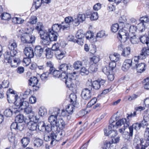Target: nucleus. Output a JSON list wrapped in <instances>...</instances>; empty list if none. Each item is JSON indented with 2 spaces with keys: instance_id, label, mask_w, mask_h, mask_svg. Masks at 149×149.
<instances>
[{
  "instance_id": "nucleus-34",
  "label": "nucleus",
  "mask_w": 149,
  "mask_h": 149,
  "mask_svg": "<svg viewBox=\"0 0 149 149\" xmlns=\"http://www.w3.org/2000/svg\"><path fill=\"white\" fill-rule=\"evenodd\" d=\"M38 114L41 116H43L47 114V110L44 107H40L39 109Z\"/></svg>"
},
{
  "instance_id": "nucleus-44",
  "label": "nucleus",
  "mask_w": 149,
  "mask_h": 149,
  "mask_svg": "<svg viewBox=\"0 0 149 149\" xmlns=\"http://www.w3.org/2000/svg\"><path fill=\"white\" fill-rule=\"evenodd\" d=\"M24 120L23 116L22 115H17L15 118V121L18 122L19 123H21L24 121Z\"/></svg>"
},
{
  "instance_id": "nucleus-54",
  "label": "nucleus",
  "mask_w": 149,
  "mask_h": 149,
  "mask_svg": "<svg viewBox=\"0 0 149 149\" xmlns=\"http://www.w3.org/2000/svg\"><path fill=\"white\" fill-rule=\"evenodd\" d=\"M100 60L99 57L97 56H94L91 59V63L97 64Z\"/></svg>"
},
{
  "instance_id": "nucleus-42",
  "label": "nucleus",
  "mask_w": 149,
  "mask_h": 149,
  "mask_svg": "<svg viewBox=\"0 0 149 149\" xmlns=\"http://www.w3.org/2000/svg\"><path fill=\"white\" fill-rule=\"evenodd\" d=\"M58 120H62L64 124L63 125H62V124L60 123H59V125L57 126L56 125H54L55 127L54 129L55 130H56V131H58V129H63L64 128L65 126V122H64V120H63V119L62 118L61 119H58Z\"/></svg>"
},
{
  "instance_id": "nucleus-58",
  "label": "nucleus",
  "mask_w": 149,
  "mask_h": 149,
  "mask_svg": "<svg viewBox=\"0 0 149 149\" xmlns=\"http://www.w3.org/2000/svg\"><path fill=\"white\" fill-rule=\"evenodd\" d=\"M35 5V8L37 9L40 6L42 3V0H35L34 1Z\"/></svg>"
},
{
  "instance_id": "nucleus-2",
  "label": "nucleus",
  "mask_w": 149,
  "mask_h": 149,
  "mask_svg": "<svg viewBox=\"0 0 149 149\" xmlns=\"http://www.w3.org/2000/svg\"><path fill=\"white\" fill-rule=\"evenodd\" d=\"M60 111V109L58 108H54L53 112L48 117V121L50 123L51 125H52L53 129L54 128V125H56L57 126H58L59 123L62 124L63 125L64 124L63 121L62 120L57 119V116L59 115Z\"/></svg>"
},
{
  "instance_id": "nucleus-17",
  "label": "nucleus",
  "mask_w": 149,
  "mask_h": 149,
  "mask_svg": "<svg viewBox=\"0 0 149 149\" xmlns=\"http://www.w3.org/2000/svg\"><path fill=\"white\" fill-rule=\"evenodd\" d=\"M44 49L39 45L36 46L34 48V54L37 57H41L43 53Z\"/></svg>"
},
{
  "instance_id": "nucleus-35",
  "label": "nucleus",
  "mask_w": 149,
  "mask_h": 149,
  "mask_svg": "<svg viewBox=\"0 0 149 149\" xmlns=\"http://www.w3.org/2000/svg\"><path fill=\"white\" fill-rule=\"evenodd\" d=\"M102 71L106 75L112 73L113 72L112 70L108 66H106L103 67L102 69Z\"/></svg>"
},
{
  "instance_id": "nucleus-33",
  "label": "nucleus",
  "mask_w": 149,
  "mask_h": 149,
  "mask_svg": "<svg viewBox=\"0 0 149 149\" xmlns=\"http://www.w3.org/2000/svg\"><path fill=\"white\" fill-rule=\"evenodd\" d=\"M38 130L40 131H44V127L45 125L43 121H40L37 123Z\"/></svg>"
},
{
  "instance_id": "nucleus-46",
  "label": "nucleus",
  "mask_w": 149,
  "mask_h": 149,
  "mask_svg": "<svg viewBox=\"0 0 149 149\" xmlns=\"http://www.w3.org/2000/svg\"><path fill=\"white\" fill-rule=\"evenodd\" d=\"M125 27L122 28L121 29H120L119 31L117 36H122L123 35L129 34L127 30H125Z\"/></svg>"
},
{
  "instance_id": "nucleus-61",
  "label": "nucleus",
  "mask_w": 149,
  "mask_h": 149,
  "mask_svg": "<svg viewBox=\"0 0 149 149\" xmlns=\"http://www.w3.org/2000/svg\"><path fill=\"white\" fill-rule=\"evenodd\" d=\"M52 74L53 77L56 78H59L61 75L60 71L58 70H54Z\"/></svg>"
},
{
  "instance_id": "nucleus-13",
  "label": "nucleus",
  "mask_w": 149,
  "mask_h": 149,
  "mask_svg": "<svg viewBox=\"0 0 149 149\" xmlns=\"http://www.w3.org/2000/svg\"><path fill=\"white\" fill-rule=\"evenodd\" d=\"M105 82V80L99 79L97 80L93 81L92 84L93 88L98 90L100 87L101 85H103Z\"/></svg>"
},
{
  "instance_id": "nucleus-19",
  "label": "nucleus",
  "mask_w": 149,
  "mask_h": 149,
  "mask_svg": "<svg viewBox=\"0 0 149 149\" xmlns=\"http://www.w3.org/2000/svg\"><path fill=\"white\" fill-rule=\"evenodd\" d=\"M49 44L50 43L51 41H56L58 36V33L49 30Z\"/></svg>"
},
{
  "instance_id": "nucleus-11",
  "label": "nucleus",
  "mask_w": 149,
  "mask_h": 149,
  "mask_svg": "<svg viewBox=\"0 0 149 149\" xmlns=\"http://www.w3.org/2000/svg\"><path fill=\"white\" fill-rule=\"evenodd\" d=\"M132 61L130 59H127L124 62L122 67V70L124 71H126L129 69L130 67H132Z\"/></svg>"
},
{
  "instance_id": "nucleus-18",
  "label": "nucleus",
  "mask_w": 149,
  "mask_h": 149,
  "mask_svg": "<svg viewBox=\"0 0 149 149\" xmlns=\"http://www.w3.org/2000/svg\"><path fill=\"white\" fill-rule=\"evenodd\" d=\"M147 46V48L144 47L141 50V52L140 54L141 59H144L146 57L149 55V44Z\"/></svg>"
},
{
  "instance_id": "nucleus-23",
  "label": "nucleus",
  "mask_w": 149,
  "mask_h": 149,
  "mask_svg": "<svg viewBox=\"0 0 149 149\" xmlns=\"http://www.w3.org/2000/svg\"><path fill=\"white\" fill-rule=\"evenodd\" d=\"M71 68V65L70 64H67L65 63L61 64L58 67L59 70L63 72H66Z\"/></svg>"
},
{
  "instance_id": "nucleus-15",
  "label": "nucleus",
  "mask_w": 149,
  "mask_h": 149,
  "mask_svg": "<svg viewBox=\"0 0 149 149\" xmlns=\"http://www.w3.org/2000/svg\"><path fill=\"white\" fill-rule=\"evenodd\" d=\"M25 123L27 124L28 128L31 130L34 131L38 130L37 123L35 121H25Z\"/></svg>"
},
{
  "instance_id": "nucleus-29",
  "label": "nucleus",
  "mask_w": 149,
  "mask_h": 149,
  "mask_svg": "<svg viewBox=\"0 0 149 149\" xmlns=\"http://www.w3.org/2000/svg\"><path fill=\"white\" fill-rule=\"evenodd\" d=\"M142 59L140 56V55L138 56H135L133 58L132 60V65H133V67L136 66L137 64H138L139 62V59Z\"/></svg>"
},
{
  "instance_id": "nucleus-26",
  "label": "nucleus",
  "mask_w": 149,
  "mask_h": 149,
  "mask_svg": "<svg viewBox=\"0 0 149 149\" xmlns=\"http://www.w3.org/2000/svg\"><path fill=\"white\" fill-rule=\"evenodd\" d=\"M76 104H72L68 105L66 108V110L69 114H71L73 112Z\"/></svg>"
},
{
  "instance_id": "nucleus-39",
  "label": "nucleus",
  "mask_w": 149,
  "mask_h": 149,
  "mask_svg": "<svg viewBox=\"0 0 149 149\" xmlns=\"http://www.w3.org/2000/svg\"><path fill=\"white\" fill-rule=\"evenodd\" d=\"M70 100L71 103L73 104H76L77 98L76 95L74 94H71L70 95Z\"/></svg>"
},
{
  "instance_id": "nucleus-12",
  "label": "nucleus",
  "mask_w": 149,
  "mask_h": 149,
  "mask_svg": "<svg viewBox=\"0 0 149 149\" xmlns=\"http://www.w3.org/2000/svg\"><path fill=\"white\" fill-rule=\"evenodd\" d=\"M24 53L29 58H33L34 55L33 50L31 47H26L24 49Z\"/></svg>"
},
{
  "instance_id": "nucleus-5",
  "label": "nucleus",
  "mask_w": 149,
  "mask_h": 149,
  "mask_svg": "<svg viewBox=\"0 0 149 149\" xmlns=\"http://www.w3.org/2000/svg\"><path fill=\"white\" fill-rule=\"evenodd\" d=\"M134 141L135 149H146V147L149 146V140L145 138L143 139L135 138Z\"/></svg>"
},
{
  "instance_id": "nucleus-60",
  "label": "nucleus",
  "mask_w": 149,
  "mask_h": 149,
  "mask_svg": "<svg viewBox=\"0 0 149 149\" xmlns=\"http://www.w3.org/2000/svg\"><path fill=\"white\" fill-rule=\"evenodd\" d=\"M37 18L36 16H32L31 17L29 22L31 24H33L36 23L37 21Z\"/></svg>"
},
{
  "instance_id": "nucleus-24",
  "label": "nucleus",
  "mask_w": 149,
  "mask_h": 149,
  "mask_svg": "<svg viewBox=\"0 0 149 149\" xmlns=\"http://www.w3.org/2000/svg\"><path fill=\"white\" fill-rule=\"evenodd\" d=\"M37 120L36 116H35L34 112H31L27 114V118H26L25 121H35V120Z\"/></svg>"
},
{
  "instance_id": "nucleus-64",
  "label": "nucleus",
  "mask_w": 149,
  "mask_h": 149,
  "mask_svg": "<svg viewBox=\"0 0 149 149\" xmlns=\"http://www.w3.org/2000/svg\"><path fill=\"white\" fill-rule=\"evenodd\" d=\"M61 28L63 30H65L67 28H69L70 26V24L67 23L63 22L62 23V24L61 25Z\"/></svg>"
},
{
  "instance_id": "nucleus-1",
  "label": "nucleus",
  "mask_w": 149,
  "mask_h": 149,
  "mask_svg": "<svg viewBox=\"0 0 149 149\" xmlns=\"http://www.w3.org/2000/svg\"><path fill=\"white\" fill-rule=\"evenodd\" d=\"M61 79L65 81V83L67 87L71 91L74 90L76 88V86L72 83V81L75 79L74 76L71 73L66 74V72L61 73Z\"/></svg>"
},
{
  "instance_id": "nucleus-36",
  "label": "nucleus",
  "mask_w": 149,
  "mask_h": 149,
  "mask_svg": "<svg viewBox=\"0 0 149 149\" xmlns=\"http://www.w3.org/2000/svg\"><path fill=\"white\" fill-rule=\"evenodd\" d=\"M13 109H8L5 110L4 112V115L7 117H10L13 113Z\"/></svg>"
},
{
  "instance_id": "nucleus-38",
  "label": "nucleus",
  "mask_w": 149,
  "mask_h": 149,
  "mask_svg": "<svg viewBox=\"0 0 149 149\" xmlns=\"http://www.w3.org/2000/svg\"><path fill=\"white\" fill-rule=\"evenodd\" d=\"M85 36V35L83 32L82 30H79L76 35V37L78 39H82Z\"/></svg>"
},
{
  "instance_id": "nucleus-57",
  "label": "nucleus",
  "mask_w": 149,
  "mask_h": 149,
  "mask_svg": "<svg viewBox=\"0 0 149 149\" xmlns=\"http://www.w3.org/2000/svg\"><path fill=\"white\" fill-rule=\"evenodd\" d=\"M119 26L117 24H115L112 25L111 27V30L113 32H116L118 29Z\"/></svg>"
},
{
  "instance_id": "nucleus-20",
  "label": "nucleus",
  "mask_w": 149,
  "mask_h": 149,
  "mask_svg": "<svg viewBox=\"0 0 149 149\" xmlns=\"http://www.w3.org/2000/svg\"><path fill=\"white\" fill-rule=\"evenodd\" d=\"M136 65V66L133 67V68L134 69L136 68L138 72L141 73L145 71L146 65L145 63H140Z\"/></svg>"
},
{
  "instance_id": "nucleus-31",
  "label": "nucleus",
  "mask_w": 149,
  "mask_h": 149,
  "mask_svg": "<svg viewBox=\"0 0 149 149\" xmlns=\"http://www.w3.org/2000/svg\"><path fill=\"white\" fill-rule=\"evenodd\" d=\"M30 141L29 138L26 137L23 138L21 140L22 146L24 148L26 147L29 144Z\"/></svg>"
},
{
  "instance_id": "nucleus-43",
  "label": "nucleus",
  "mask_w": 149,
  "mask_h": 149,
  "mask_svg": "<svg viewBox=\"0 0 149 149\" xmlns=\"http://www.w3.org/2000/svg\"><path fill=\"white\" fill-rule=\"evenodd\" d=\"M136 27L137 29L141 32L144 31L145 30L144 23L141 22L138 24Z\"/></svg>"
},
{
  "instance_id": "nucleus-7",
  "label": "nucleus",
  "mask_w": 149,
  "mask_h": 149,
  "mask_svg": "<svg viewBox=\"0 0 149 149\" xmlns=\"http://www.w3.org/2000/svg\"><path fill=\"white\" fill-rule=\"evenodd\" d=\"M41 38L42 39V43L45 45H49V29L48 31L46 30H43L39 32Z\"/></svg>"
},
{
  "instance_id": "nucleus-16",
  "label": "nucleus",
  "mask_w": 149,
  "mask_h": 149,
  "mask_svg": "<svg viewBox=\"0 0 149 149\" xmlns=\"http://www.w3.org/2000/svg\"><path fill=\"white\" fill-rule=\"evenodd\" d=\"M141 126L140 123H136L133 124L132 126L129 127V129L130 130V133L129 134L130 136H132L133 135V129L136 131L139 130Z\"/></svg>"
},
{
  "instance_id": "nucleus-52",
  "label": "nucleus",
  "mask_w": 149,
  "mask_h": 149,
  "mask_svg": "<svg viewBox=\"0 0 149 149\" xmlns=\"http://www.w3.org/2000/svg\"><path fill=\"white\" fill-rule=\"evenodd\" d=\"M17 44L15 41L13 40V42H10L8 45V47L9 49H15L17 47Z\"/></svg>"
},
{
  "instance_id": "nucleus-56",
  "label": "nucleus",
  "mask_w": 149,
  "mask_h": 149,
  "mask_svg": "<svg viewBox=\"0 0 149 149\" xmlns=\"http://www.w3.org/2000/svg\"><path fill=\"white\" fill-rule=\"evenodd\" d=\"M43 29V26L41 22H38L36 27V29L39 32H40L41 31H42Z\"/></svg>"
},
{
  "instance_id": "nucleus-9",
  "label": "nucleus",
  "mask_w": 149,
  "mask_h": 149,
  "mask_svg": "<svg viewBox=\"0 0 149 149\" xmlns=\"http://www.w3.org/2000/svg\"><path fill=\"white\" fill-rule=\"evenodd\" d=\"M29 81V85L32 87L33 91H37L39 89V87L38 85V80L37 77H31Z\"/></svg>"
},
{
  "instance_id": "nucleus-21",
  "label": "nucleus",
  "mask_w": 149,
  "mask_h": 149,
  "mask_svg": "<svg viewBox=\"0 0 149 149\" xmlns=\"http://www.w3.org/2000/svg\"><path fill=\"white\" fill-rule=\"evenodd\" d=\"M66 52L64 50H57L55 52V56L58 59L60 60L63 58L65 56Z\"/></svg>"
},
{
  "instance_id": "nucleus-45",
  "label": "nucleus",
  "mask_w": 149,
  "mask_h": 149,
  "mask_svg": "<svg viewBox=\"0 0 149 149\" xmlns=\"http://www.w3.org/2000/svg\"><path fill=\"white\" fill-rule=\"evenodd\" d=\"M1 19L3 20H8L11 17L10 15L6 13H2L1 16Z\"/></svg>"
},
{
  "instance_id": "nucleus-63",
  "label": "nucleus",
  "mask_w": 149,
  "mask_h": 149,
  "mask_svg": "<svg viewBox=\"0 0 149 149\" xmlns=\"http://www.w3.org/2000/svg\"><path fill=\"white\" fill-rule=\"evenodd\" d=\"M25 109H24V112L27 114L31 113V112H33L32 111V107L29 104L28 106H27Z\"/></svg>"
},
{
  "instance_id": "nucleus-55",
  "label": "nucleus",
  "mask_w": 149,
  "mask_h": 149,
  "mask_svg": "<svg viewBox=\"0 0 149 149\" xmlns=\"http://www.w3.org/2000/svg\"><path fill=\"white\" fill-rule=\"evenodd\" d=\"M54 129L52 128V125H45L44 127L45 130L44 131H46L47 132H49V131H50L51 130L54 132H56V130H54Z\"/></svg>"
},
{
  "instance_id": "nucleus-22",
  "label": "nucleus",
  "mask_w": 149,
  "mask_h": 149,
  "mask_svg": "<svg viewBox=\"0 0 149 149\" xmlns=\"http://www.w3.org/2000/svg\"><path fill=\"white\" fill-rule=\"evenodd\" d=\"M87 15L89 16L91 20H95L98 19V14L97 12H94L92 11H88L87 12Z\"/></svg>"
},
{
  "instance_id": "nucleus-27",
  "label": "nucleus",
  "mask_w": 149,
  "mask_h": 149,
  "mask_svg": "<svg viewBox=\"0 0 149 149\" xmlns=\"http://www.w3.org/2000/svg\"><path fill=\"white\" fill-rule=\"evenodd\" d=\"M140 41L143 44L146 43L147 46L149 44V38L146 36H141L139 38Z\"/></svg>"
},
{
  "instance_id": "nucleus-49",
  "label": "nucleus",
  "mask_w": 149,
  "mask_h": 149,
  "mask_svg": "<svg viewBox=\"0 0 149 149\" xmlns=\"http://www.w3.org/2000/svg\"><path fill=\"white\" fill-rule=\"evenodd\" d=\"M51 72H44L40 76V78L42 80L44 81L47 79V77H48L49 75L50 74H51Z\"/></svg>"
},
{
  "instance_id": "nucleus-32",
  "label": "nucleus",
  "mask_w": 149,
  "mask_h": 149,
  "mask_svg": "<svg viewBox=\"0 0 149 149\" xmlns=\"http://www.w3.org/2000/svg\"><path fill=\"white\" fill-rule=\"evenodd\" d=\"M130 52V48L129 47H127L124 48L122 52L121 55L124 56H127L129 55Z\"/></svg>"
},
{
  "instance_id": "nucleus-4",
  "label": "nucleus",
  "mask_w": 149,
  "mask_h": 149,
  "mask_svg": "<svg viewBox=\"0 0 149 149\" xmlns=\"http://www.w3.org/2000/svg\"><path fill=\"white\" fill-rule=\"evenodd\" d=\"M62 135V133L60 132H56V134L52 132L49 135L45 136L44 139L46 141H51L50 144L52 145L55 144L56 141H59L61 139Z\"/></svg>"
},
{
  "instance_id": "nucleus-10",
  "label": "nucleus",
  "mask_w": 149,
  "mask_h": 149,
  "mask_svg": "<svg viewBox=\"0 0 149 149\" xmlns=\"http://www.w3.org/2000/svg\"><path fill=\"white\" fill-rule=\"evenodd\" d=\"M82 98L85 100L88 101L92 97V93L91 91L87 88L84 89L81 93Z\"/></svg>"
},
{
  "instance_id": "nucleus-28",
  "label": "nucleus",
  "mask_w": 149,
  "mask_h": 149,
  "mask_svg": "<svg viewBox=\"0 0 149 149\" xmlns=\"http://www.w3.org/2000/svg\"><path fill=\"white\" fill-rule=\"evenodd\" d=\"M61 28V25L55 24L52 26L51 29H49V30L57 33V32L60 30Z\"/></svg>"
},
{
  "instance_id": "nucleus-48",
  "label": "nucleus",
  "mask_w": 149,
  "mask_h": 149,
  "mask_svg": "<svg viewBox=\"0 0 149 149\" xmlns=\"http://www.w3.org/2000/svg\"><path fill=\"white\" fill-rule=\"evenodd\" d=\"M126 26L127 27L128 26L129 28V31L130 33H134L136 32L137 29L136 27L134 25H132L130 26L129 24H126Z\"/></svg>"
},
{
  "instance_id": "nucleus-25",
  "label": "nucleus",
  "mask_w": 149,
  "mask_h": 149,
  "mask_svg": "<svg viewBox=\"0 0 149 149\" xmlns=\"http://www.w3.org/2000/svg\"><path fill=\"white\" fill-rule=\"evenodd\" d=\"M120 55L117 53H114L113 55H110L109 58L110 60L113 62H116L118 61L120 58Z\"/></svg>"
},
{
  "instance_id": "nucleus-50",
  "label": "nucleus",
  "mask_w": 149,
  "mask_h": 149,
  "mask_svg": "<svg viewBox=\"0 0 149 149\" xmlns=\"http://www.w3.org/2000/svg\"><path fill=\"white\" fill-rule=\"evenodd\" d=\"M97 64L91 63L89 69L92 72H95L97 70Z\"/></svg>"
},
{
  "instance_id": "nucleus-3",
  "label": "nucleus",
  "mask_w": 149,
  "mask_h": 149,
  "mask_svg": "<svg viewBox=\"0 0 149 149\" xmlns=\"http://www.w3.org/2000/svg\"><path fill=\"white\" fill-rule=\"evenodd\" d=\"M110 124L109 125V130L112 129L113 128L114 129H116L118 127L122 125H124L125 127H128L130 125V123L125 118H123L116 122L112 120H109Z\"/></svg>"
},
{
  "instance_id": "nucleus-30",
  "label": "nucleus",
  "mask_w": 149,
  "mask_h": 149,
  "mask_svg": "<svg viewBox=\"0 0 149 149\" xmlns=\"http://www.w3.org/2000/svg\"><path fill=\"white\" fill-rule=\"evenodd\" d=\"M43 141L40 139H37L34 142V147L38 148L41 146L43 144Z\"/></svg>"
},
{
  "instance_id": "nucleus-8",
  "label": "nucleus",
  "mask_w": 149,
  "mask_h": 149,
  "mask_svg": "<svg viewBox=\"0 0 149 149\" xmlns=\"http://www.w3.org/2000/svg\"><path fill=\"white\" fill-rule=\"evenodd\" d=\"M21 38L22 42L23 43H32L35 40L34 36L28 33L22 34Z\"/></svg>"
},
{
  "instance_id": "nucleus-40",
  "label": "nucleus",
  "mask_w": 149,
  "mask_h": 149,
  "mask_svg": "<svg viewBox=\"0 0 149 149\" xmlns=\"http://www.w3.org/2000/svg\"><path fill=\"white\" fill-rule=\"evenodd\" d=\"M46 56L47 58L50 59L52 58L54 53L52 50L50 49H46Z\"/></svg>"
},
{
  "instance_id": "nucleus-47",
  "label": "nucleus",
  "mask_w": 149,
  "mask_h": 149,
  "mask_svg": "<svg viewBox=\"0 0 149 149\" xmlns=\"http://www.w3.org/2000/svg\"><path fill=\"white\" fill-rule=\"evenodd\" d=\"M130 40L131 42L133 44H137L139 42L138 38H137L134 35L130 37Z\"/></svg>"
},
{
  "instance_id": "nucleus-41",
  "label": "nucleus",
  "mask_w": 149,
  "mask_h": 149,
  "mask_svg": "<svg viewBox=\"0 0 149 149\" xmlns=\"http://www.w3.org/2000/svg\"><path fill=\"white\" fill-rule=\"evenodd\" d=\"M4 58L5 60H7L8 63H12V61L10 57V56L9 54V52L8 51L6 52L4 54Z\"/></svg>"
},
{
  "instance_id": "nucleus-53",
  "label": "nucleus",
  "mask_w": 149,
  "mask_h": 149,
  "mask_svg": "<svg viewBox=\"0 0 149 149\" xmlns=\"http://www.w3.org/2000/svg\"><path fill=\"white\" fill-rule=\"evenodd\" d=\"M82 65V63L81 61H77L75 62L73 65V67L75 69H78Z\"/></svg>"
},
{
  "instance_id": "nucleus-62",
  "label": "nucleus",
  "mask_w": 149,
  "mask_h": 149,
  "mask_svg": "<svg viewBox=\"0 0 149 149\" xmlns=\"http://www.w3.org/2000/svg\"><path fill=\"white\" fill-rule=\"evenodd\" d=\"M97 100L96 98L94 97L88 103V106L91 107L95 104Z\"/></svg>"
},
{
  "instance_id": "nucleus-6",
  "label": "nucleus",
  "mask_w": 149,
  "mask_h": 149,
  "mask_svg": "<svg viewBox=\"0 0 149 149\" xmlns=\"http://www.w3.org/2000/svg\"><path fill=\"white\" fill-rule=\"evenodd\" d=\"M15 101L14 102L15 105L16 107L21 110H24L29 105L28 102L24 101L18 97L17 95H14Z\"/></svg>"
},
{
  "instance_id": "nucleus-51",
  "label": "nucleus",
  "mask_w": 149,
  "mask_h": 149,
  "mask_svg": "<svg viewBox=\"0 0 149 149\" xmlns=\"http://www.w3.org/2000/svg\"><path fill=\"white\" fill-rule=\"evenodd\" d=\"M89 73L88 70L85 67H82L80 70V74L82 76L88 75Z\"/></svg>"
},
{
  "instance_id": "nucleus-14",
  "label": "nucleus",
  "mask_w": 149,
  "mask_h": 149,
  "mask_svg": "<svg viewBox=\"0 0 149 149\" xmlns=\"http://www.w3.org/2000/svg\"><path fill=\"white\" fill-rule=\"evenodd\" d=\"M113 128L112 129L109 130L108 128V130H104V134L106 136H109L112 139L115 137L117 134V132Z\"/></svg>"
},
{
  "instance_id": "nucleus-59",
  "label": "nucleus",
  "mask_w": 149,
  "mask_h": 149,
  "mask_svg": "<svg viewBox=\"0 0 149 149\" xmlns=\"http://www.w3.org/2000/svg\"><path fill=\"white\" fill-rule=\"evenodd\" d=\"M77 17L80 22H82L85 20L86 17L84 14H79L77 16Z\"/></svg>"
},
{
  "instance_id": "nucleus-37",
  "label": "nucleus",
  "mask_w": 149,
  "mask_h": 149,
  "mask_svg": "<svg viewBox=\"0 0 149 149\" xmlns=\"http://www.w3.org/2000/svg\"><path fill=\"white\" fill-rule=\"evenodd\" d=\"M117 37L121 42L124 43L127 41L128 39L129 38V34L123 35L122 36H117Z\"/></svg>"
}]
</instances>
